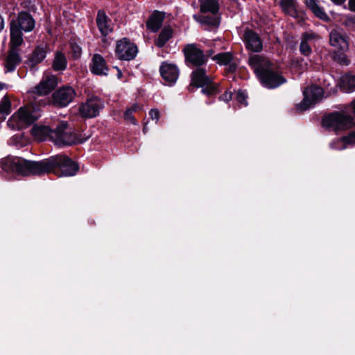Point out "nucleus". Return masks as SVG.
Masks as SVG:
<instances>
[{
	"label": "nucleus",
	"instance_id": "nucleus-1",
	"mask_svg": "<svg viewBox=\"0 0 355 355\" xmlns=\"http://www.w3.org/2000/svg\"><path fill=\"white\" fill-rule=\"evenodd\" d=\"M59 168V176H73L78 170V165L63 155L51 156L40 162H32L19 157H7L0 160V173L6 176L41 175Z\"/></svg>",
	"mask_w": 355,
	"mask_h": 355
},
{
	"label": "nucleus",
	"instance_id": "nucleus-2",
	"mask_svg": "<svg viewBox=\"0 0 355 355\" xmlns=\"http://www.w3.org/2000/svg\"><path fill=\"white\" fill-rule=\"evenodd\" d=\"M31 132L34 138L43 141L50 140L58 146H71L77 143H83L89 136L83 137L71 132L67 128L66 122H60L55 128L48 125H35L33 127Z\"/></svg>",
	"mask_w": 355,
	"mask_h": 355
},
{
	"label": "nucleus",
	"instance_id": "nucleus-3",
	"mask_svg": "<svg viewBox=\"0 0 355 355\" xmlns=\"http://www.w3.org/2000/svg\"><path fill=\"white\" fill-rule=\"evenodd\" d=\"M248 63L264 87L273 89L286 82V79L278 70L272 67L266 58L259 55H251Z\"/></svg>",
	"mask_w": 355,
	"mask_h": 355
},
{
	"label": "nucleus",
	"instance_id": "nucleus-4",
	"mask_svg": "<svg viewBox=\"0 0 355 355\" xmlns=\"http://www.w3.org/2000/svg\"><path fill=\"white\" fill-rule=\"evenodd\" d=\"M41 116V111L36 101L31 104L20 107L8 119V126L12 130L25 128Z\"/></svg>",
	"mask_w": 355,
	"mask_h": 355
},
{
	"label": "nucleus",
	"instance_id": "nucleus-5",
	"mask_svg": "<svg viewBox=\"0 0 355 355\" xmlns=\"http://www.w3.org/2000/svg\"><path fill=\"white\" fill-rule=\"evenodd\" d=\"M35 20L32 16L26 12H21L16 19H12L10 24V44L12 46H19L23 43L22 31L30 32L35 27Z\"/></svg>",
	"mask_w": 355,
	"mask_h": 355
},
{
	"label": "nucleus",
	"instance_id": "nucleus-6",
	"mask_svg": "<svg viewBox=\"0 0 355 355\" xmlns=\"http://www.w3.org/2000/svg\"><path fill=\"white\" fill-rule=\"evenodd\" d=\"M322 122L324 128L334 131L349 129L355 125L352 116L340 112H333L324 116Z\"/></svg>",
	"mask_w": 355,
	"mask_h": 355
},
{
	"label": "nucleus",
	"instance_id": "nucleus-7",
	"mask_svg": "<svg viewBox=\"0 0 355 355\" xmlns=\"http://www.w3.org/2000/svg\"><path fill=\"white\" fill-rule=\"evenodd\" d=\"M303 101L296 105L297 110L303 112L309 110L323 97V90L321 87L311 86L303 91Z\"/></svg>",
	"mask_w": 355,
	"mask_h": 355
},
{
	"label": "nucleus",
	"instance_id": "nucleus-8",
	"mask_svg": "<svg viewBox=\"0 0 355 355\" xmlns=\"http://www.w3.org/2000/svg\"><path fill=\"white\" fill-rule=\"evenodd\" d=\"M191 85L196 87H202V92L207 95L216 92V86L212 84L211 79L206 75L203 68H198L193 71Z\"/></svg>",
	"mask_w": 355,
	"mask_h": 355
},
{
	"label": "nucleus",
	"instance_id": "nucleus-9",
	"mask_svg": "<svg viewBox=\"0 0 355 355\" xmlns=\"http://www.w3.org/2000/svg\"><path fill=\"white\" fill-rule=\"evenodd\" d=\"M58 85V78L53 75L46 76L44 77L40 83L35 87V88L31 92V94L34 97V101H36L37 103L41 105L42 99L36 100L35 95L45 96L48 95Z\"/></svg>",
	"mask_w": 355,
	"mask_h": 355
},
{
	"label": "nucleus",
	"instance_id": "nucleus-10",
	"mask_svg": "<svg viewBox=\"0 0 355 355\" xmlns=\"http://www.w3.org/2000/svg\"><path fill=\"white\" fill-rule=\"evenodd\" d=\"M184 53L186 61L193 66L200 67L207 62V56L194 44L186 46Z\"/></svg>",
	"mask_w": 355,
	"mask_h": 355
},
{
	"label": "nucleus",
	"instance_id": "nucleus-11",
	"mask_svg": "<svg viewBox=\"0 0 355 355\" xmlns=\"http://www.w3.org/2000/svg\"><path fill=\"white\" fill-rule=\"evenodd\" d=\"M104 107L103 101L98 97H92L83 103L79 108L80 114L85 118H92L98 115Z\"/></svg>",
	"mask_w": 355,
	"mask_h": 355
},
{
	"label": "nucleus",
	"instance_id": "nucleus-12",
	"mask_svg": "<svg viewBox=\"0 0 355 355\" xmlns=\"http://www.w3.org/2000/svg\"><path fill=\"white\" fill-rule=\"evenodd\" d=\"M137 53V46L126 38L119 40L116 44V53L121 60H132L136 57Z\"/></svg>",
	"mask_w": 355,
	"mask_h": 355
},
{
	"label": "nucleus",
	"instance_id": "nucleus-13",
	"mask_svg": "<svg viewBox=\"0 0 355 355\" xmlns=\"http://www.w3.org/2000/svg\"><path fill=\"white\" fill-rule=\"evenodd\" d=\"M329 42L338 52H346L349 49L348 36L342 29L334 28L331 31Z\"/></svg>",
	"mask_w": 355,
	"mask_h": 355
},
{
	"label": "nucleus",
	"instance_id": "nucleus-14",
	"mask_svg": "<svg viewBox=\"0 0 355 355\" xmlns=\"http://www.w3.org/2000/svg\"><path fill=\"white\" fill-rule=\"evenodd\" d=\"M75 96V89L71 86H64L53 93V103L61 107H66L73 100Z\"/></svg>",
	"mask_w": 355,
	"mask_h": 355
},
{
	"label": "nucleus",
	"instance_id": "nucleus-15",
	"mask_svg": "<svg viewBox=\"0 0 355 355\" xmlns=\"http://www.w3.org/2000/svg\"><path fill=\"white\" fill-rule=\"evenodd\" d=\"M159 71L162 78L168 83H175L179 76V70L173 64L163 62Z\"/></svg>",
	"mask_w": 355,
	"mask_h": 355
},
{
	"label": "nucleus",
	"instance_id": "nucleus-16",
	"mask_svg": "<svg viewBox=\"0 0 355 355\" xmlns=\"http://www.w3.org/2000/svg\"><path fill=\"white\" fill-rule=\"evenodd\" d=\"M244 42L246 48L253 52H260L263 49L262 42L259 36L252 31H248L245 33Z\"/></svg>",
	"mask_w": 355,
	"mask_h": 355
},
{
	"label": "nucleus",
	"instance_id": "nucleus-17",
	"mask_svg": "<svg viewBox=\"0 0 355 355\" xmlns=\"http://www.w3.org/2000/svg\"><path fill=\"white\" fill-rule=\"evenodd\" d=\"M10 50L4 61V67L6 72H12L15 70L17 66L21 62V58L17 52L18 46H12L10 44Z\"/></svg>",
	"mask_w": 355,
	"mask_h": 355
},
{
	"label": "nucleus",
	"instance_id": "nucleus-18",
	"mask_svg": "<svg viewBox=\"0 0 355 355\" xmlns=\"http://www.w3.org/2000/svg\"><path fill=\"white\" fill-rule=\"evenodd\" d=\"M91 71L97 76H107L108 74V67L104 58L100 54H94L90 65Z\"/></svg>",
	"mask_w": 355,
	"mask_h": 355
},
{
	"label": "nucleus",
	"instance_id": "nucleus-19",
	"mask_svg": "<svg viewBox=\"0 0 355 355\" xmlns=\"http://www.w3.org/2000/svg\"><path fill=\"white\" fill-rule=\"evenodd\" d=\"M96 24L99 31L103 36L107 35L112 31L110 21L103 10H98Z\"/></svg>",
	"mask_w": 355,
	"mask_h": 355
},
{
	"label": "nucleus",
	"instance_id": "nucleus-20",
	"mask_svg": "<svg viewBox=\"0 0 355 355\" xmlns=\"http://www.w3.org/2000/svg\"><path fill=\"white\" fill-rule=\"evenodd\" d=\"M350 145L355 146V132H352L347 137L334 141L331 143L330 146L333 149L340 150Z\"/></svg>",
	"mask_w": 355,
	"mask_h": 355
},
{
	"label": "nucleus",
	"instance_id": "nucleus-21",
	"mask_svg": "<svg viewBox=\"0 0 355 355\" xmlns=\"http://www.w3.org/2000/svg\"><path fill=\"white\" fill-rule=\"evenodd\" d=\"M193 18L202 26L217 27L220 24V17L217 15H211V16L193 15Z\"/></svg>",
	"mask_w": 355,
	"mask_h": 355
},
{
	"label": "nucleus",
	"instance_id": "nucleus-22",
	"mask_svg": "<svg viewBox=\"0 0 355 355\" xmlns=\"http://www.w3.org/2000/svg\"><path fill=\"white\" fill-rule=\"evenodd\" d=\"M164 13L155 11L147 21V28L153 32H157L162 25Z\"/></svg>",
	"mask_w": 355,
	"mask_h": 355
},
{
	"label": "nucleus",
	"instance_id": "nucleus-23",
	"mask_svg": "<svg viewBox=\"0 0 355 355\" xmlns=\"http://www.w3.org/2000/svg\"><path fill=\"white\" fill-rule=\"evenodd\" d=\"M200 10L201 12H209L217 15L219 10V3L216 0H200Z\"/></svg>",
	"mask_w": 355,
	"mask_h": 355
},
{
	"label": "nucleus",
	"instance_id": "nucleus-24",
	"mask_svg": "<svg viewBox=\"0 0 355 355\" xmlns=\"http://www.w3.org/2000/svg\"><path fill=\"white\" fill-rule=\"evenodd\" d=\"M340 86L341 89L347 93L355 91V75L347 73L340 78Z\"/></svg>",
	"mask_w": 355,
	"mask_h": 355
},
{
	"label": "nucleus",
	"instance_id": "nucleus-25",
	"mask_svg": "<svg viewBox=\"0 0 355 355\" xmlns=\"http://www.w3.org/2000/svg\"><path fill=\"white\" fill-rule=\"evenodd\" d=\"M67 60L64 53L57 51L52 62V68L55 71H62L67 69Z\"/></svg>",
	"mask_w": 355,
	"mask_h": 355
},
{
	"label": "nucleus",
	"instance_id": "nucleus-26",
	"mask_svg": "<svg viewBox=\"0 0 355 355\" xmlns=\"http://www.w3.org/2000/svg\"><path fill=\"white\" fill-rule=\"evenodd\" d=\"M214 60L221 65H229V71H234L236 65L232 63V55L230 53H220L213 57Z\"/></svg>",
	"mask_w": 355,
	"mask_h": 355
},
{
	"label": "nucleus",
	"instance_id": "nucleus-27",
	"mask_svg": "<svg viewBox=\"0 0 355 355\" xmlns=\"http://www.w3.org/2000/svg\"><path fill=\"white\" fill-rule=\"evenodd\" d=\"M305 3L316 17L324 21L329 20L328 15L324 11L323 8L318 4L315 0H306Z\"/></svg>",
	"mask_w": 355,
	"mask_h": 355
},
{
	"label": "nucleus",
	"instance_id": "nucleus-28",
	"mask_svg": "<svg viewBox=\"0 0 355 355\" xmlns=\"http://www.w3.org/2000/svg\"><path fill=\"white\" fill-rule=\"evenodd\" d=\"M46 51L45 46H37L28 60L30 65L33 67L34 65L41 62L46 58Z\"/></svg>",
	"mask_w": 355,
	"mask_h": 355
},
{
	"label": "nucleus",
	"instance_id": "nucleus-29",
	"mask_svg": "<svg viewBox=\"0 0 355 355\" xmlns=\"http://www.w3.org/2000/svg\"><path fill=\"white\" fill-rule=\"evenodd\" d=\"M315 37H316V35L313 33H305L304 35L300 46V51L302 54L306 56L311 54L312 51L309 42Z\"/></svg>",
	"mask_w": 355,
	"mask_h": 355
},
{
	"label": "nucleus",
	"instance_id": "nucleus-30",
	"mask_svg": "<svg viewBox=\"0 0 355 355\" xmlns=\"http://www.w3.org/2000/svg\"><path fill=\"white\" fill-rule=\"evenodd\" d=\"M173 36V30L170 27H164L159 33L158 38L155 41L157 46L162 48Z\"/></svg>",
	"mask_w": 355,
	"mask_h": 355
},
{
	"label": "nucleus",
	"instance_id": "nucleus-31",
	"mask_svg": "<svg viewBox=\"0 0 355 355\" xmlns=\"http://www.w3.org/2000/svg\"><path fill=\"white\" fill-rule=\"evenodd\" d=\"M282 10L293 17H297V11L294 0H281Z\"/></svg>",
	"mask_w": 355,
	"mask_h": 355
},
{
	"label": "nucleus",
	"instance_id": "nucleus-32",
	"mask_svg": "<svg viewBox=\"0 0 355 355\" xmlns=\"http://www.w3.org/2000/svg\"><path fill=\"white\" fill-rule=\"evenodd\" d=\"M11 112V103L7 96H4L0 102V119H6Z\"/></svg>",
	"mask_w": 355,
	"mask_h": 355
},
{
	"label": "nucleus",
	"instance_id": "nucleus-33",
	"mask_svg": "<svg viewBox=\"0 0 355 355\" xmlns=\"http://www.w3.org/2000/svg\"><path fill=\"white\" fill-rule=\"evenodd\" d=\"M71 51L72 53V56L74 59H78L81 56L82 54V48L79 44H78L75 42H71L70 43Z\"/></svg>",
	"mask_w": 355,
	"mask_h": 355
},
{
	"label": "nucleus",
	"instance_id": "nucleus-34",
	"mask_svg": "<svg viewBox=\"0 0 355 355\" xmlns=\"http://www.w3.org/2000/svg\"><path fill=\"white\" fill-rule=\"evenodd\" d=\"M236 101L242 105L246 106L248 105L247 103V95L246 94L241 90H239L236 95Z\"/></svg>",
	"mask_w": 355,
	"mask_h": 355
},
{
	"label": "nucleus",
	"instance_id": "nucleus-35",
	"mask_svg": "<svg viewBox=\"0 0 355 355\" xmlns=\"http://www.w3.org/2000/svg\"><path fill=\"white\" fill-rule=\"evenodd\" d=\"M345 52H340V53L335 55L334 59L343 65H348L349 60L345 54Z\"/></svg>",
	"mask_w": 355,
	"mask_h": 355
},
{
	"label": "nucleus",
	"instance_id": "nucleus-36",
	"mask_svg": "<svg viewBox=\"0 0 355 355\" xmlns=\"http://www.w3.org/2000/svg\"><path fill=\"white\" fill-rule=\"evenodd\" d=\"M344 24L349 28H355V15L346 16Z\"/></svg>",
	"mask_w": 355,
	"mask_h": 355
},
{
	"label": "nucleus",
	"instance_id": "nucleus-37",
	"mask_svg": "<svg viewBox=\"0 0 355 355\" xmlns=\"http://www.w3.org/2000/svg\"><path fill=\"white\" fill-rule=\"evenodd\" d=\"M133 113L134 112H132L131 110L127 109L124 113V119L133 125H137V123L136 119L133 116Z\"/></svg>",
	"mask_w": 355,
	"mask_h": 355
},
{
	"label": "nucleus",
	"instance_id": "nucleus-38",
	"mask_svg": "<svg viewBox=\"0 0 355 355\" xmlns=\"http://www.w3.org/2000/svg\"><path fill=\"white\" fill-rule=\"evenodd\" d=\"M149 115L153 120H155L157 123L159 118V112L157 109H151L149 112Z\"/></svg>",
	"mask_w": 355,
	"mask_h": 355
},
{
	"label": "nucleus",
	"instance_id": "nucleus-39",
	"mask_svg": "<svg viewBox=\"0 0 355 355\" xmlns=\"http://www.w3.org/2000/svg\"><path fill=\"white\" fill-rule=\"evenodd\" d=\"M232 98V94L231 92H226L220 96V99L225 102H229Z\"/></svg>",
	"mask_w": 355,
	"mask_h": 355
},
{
	"label": "nucleus",
	"instance_id": "nucleus-40",
	"mask_svg": "<svg viewBox=\"0 0 355 355\" xmlns=\"http://www.w3.org/2000/svg\"><path fill=\"white\" fill-rule=\"evenodd\" d=\"M139 109L140 106L137 103L133 104L130 108H128V110H131L132 112H135Z\"/></svg>",
	"mask_w": 355,
	"mask_h": 355
},
{
	"label": "nucleus",
	"instance_id": "nucleus-41",
	"mask_svg": "<svg viewBox=\"0 0 355 355\" xmlns=\"http://www.w3.org/2000/svg\"><path fill=\"white\" fill-rule=\"evenodd\" d=\"M349 10L355 12V0H349Z\"/></svg>",
	"mask_w": 355,
	"mask_h": 355
},
{
	"label": "nucleus",
	"instance_id": "nucleus-42",
	"mask_svg": "<svg viewBox=\"0 0 355 355\" xmlns=\"http://www.w3.org/2000/svg\"><path fill=\"white\" fill-rule=\"evenodd\" d=\"M4 28V21L1 16L0 15V31L3 30Z\"/></svg>",
	"mask_w": 355,
	"mask_h": 355
},
{
	"label": "nucleus",
	"instance_id": "nucleus-43",
	"mask_svg": "<svg viewBox=\"0 0 355 355\" xmlns=\"http://www.w3.org/2000/svg\"><path fill=\"white\" fill-rule=\"evenodd\" d=\"M334 3L338 5H341L346 0H331Z\"/></svg>",
	"mask_w": 355,
	"mask_h": 355
},
{
	"label": "nucleus",
	"instance_id": "nucleus-44",
	"mask_svg": "<svg viewBox=\"0 0 355 355\" xmlns=\"http://www.w3.org/2000/svg\"><path fill=\"white\" fill-rule=\"evenodd\" d=\"M351 107L352 109L353 113L355 115V99L351 103Z\"/></svg>",
	"mask_w": 355,
	"mask_h": 355
},
{
	"label": "nucleus",
	"instance_id": "nucleus-45",
	"mask_svg": "<svg viewBox=\"0 0 355 355\" xmlns=\"http://www.w3.org/2000/svg\"><path fill=\"white\" fill-rule=\"evenodd\" d=\"M5 87V84L0 82V90H2Z\"/></svg>",
	"mask_w": 355,
	"mask_h": 355
},
{
	"label": "nucleus",
	"instance_id": "nucleus-46",
	"mask_svg": "<svg viewBox=\"0 0 355 355\" xmlns=\"http://www.w3.org/2000/svg\"><path fill=\"white\" fill-rule=\"evenodd\" d=\"M143 131H144V132H146L147 131V128H146V126H144V128H143Z\"/></svg>",
	"mask_w": 355,
	"mask_h": 355
},
{
	"label": "nucleus",
	"instance_id": "nucleus-47",
	"mask_svg": "<svg viewBox=\"0 0 355 355\" xmlns=\"http://www.w3.org/2000/svg\"><path fill=\"white\" fill-rule=\"evenodd\" d=\"M17 139V137H13V138L12 139L11 141H15V139Z\"/></svg>",
	"mask_w": 355,
	"mask_h": 355
},
{
	"label": "nucleus",
	"instance_id": "nucleus-48",
	"mask_svg": "<svg viewBox=\"0 0 355 355\" xmlns=\"http://www.w3.org/2000/svg\"><path fill=\"white\" fill-rule=\"evenodd\" d=\"M121 73L119 71V74H118L119 78H120V77H121Z\"/></svg>",
	"mask_w": 355,
	"mask_h": 355
}]
</instances>
